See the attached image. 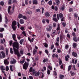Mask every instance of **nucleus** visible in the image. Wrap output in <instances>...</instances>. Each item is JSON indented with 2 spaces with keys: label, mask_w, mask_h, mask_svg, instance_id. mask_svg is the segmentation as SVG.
Masks as SVG:
<instances>
[{
  "label": "nucleus",
  "mask_w": 79,
  "mask_h": 79,
  "mask_svg": "<svg viewBox=\"0 0 79 79\" xmlns=\"http://www.w3.org/2000/svg\"><path fill=\"white\" fill-rule=\"evenodd\" d=\"M5 22L6 23V24H7V23H8V19H7V17H5Z\"/></svg>",
  "instance_id": "obj_31"
},
{
  "label": "nucleus",
  "mask_w": 79,
  "mask_h": 79,
  "mask_svg": "<svg viewBox=\"0 0 79 79\" xmlns=\"http://www.w3.org/2000/svg\"><path fill=\"white\" fill-rule=\"evenodd\" d=\"M25 61V59H24L23 60H22V61H21L20 62V63H21V64H23V63H24Z\"/></svg>",
  "instance_id": "obj_50"
},
{
  "label": "nucleus",
  "mask_w": 79,
  "mask_h": 79,
  "mask_svg": "<svg viewBox=\"0 0 79 79\" xmlns=\"http://www.w3.org/2000/svg\"><path fill=\"white\" fill-rule=\"evenodd\" d=\"M20 24H24V20L23 19H21L20 20Z\"/></svg>",
  "instance_id": "obj_26"
},
{
  "label": "nucleus",
  "mask_w": 79,
  "mask_h": 79,
  "mask_svg": "<svg viewBox=\"0 0 79 79\" xmlns=\"http://www.w3.org/2000/svg\"><path fill=\"white\" fill-rule=\"evenodd\" d=\"M48 58H47L46 59H44L43 60V63H45L46 61H48Z\"/></svg>",
  "instance_id": "obj_27"
},
{
  "label": "nucleus",
  "mask_w": 79,
  "mask_h": 79,
  "mask_svg": "<svg viewBox=\"0 0 79 79\" xmlns=\"http://www.w3.org/2000/svg\"><path fill=\"white\" fill-rule=\"evenodd\" d=\"M40 72L38 71V72H36L35 71L33 72L32 73V74L33 75H34L35 76H39V75H40Z\"/></svg>",
  "instance_id": "obj_5"
},
{
  "label": "nucleus",
  "mask_w": 79,
  "mask_h": 79,
  "mask_svg": "<svg viewBox=\"0 0 79 79\" xmlns=\"http://www.w3.org/2000/svg\"><path fill=\"white\" fill-rule=\"evenodd\" d=\"M0 5H2V6H4V2L3 1L0 2Z\"/></svg>",
  "instance_id": "obj_34"
},
{
  "label": "nucleus",
  "mask_w": 79,
  "mask_h": 79,
  "mask_svg": "<svg viewBox=\"0 0 79 79\" xmlns=\"http://www.w3.org/2000/svg\"><path fill=\"white\" fill-rule=\"evenodd\" d=\"M59 65H61V64L62 63V60H61V59H60V58L59 59Z\"/></svg>",
  "instance_id": "obj_29"
},
{
  "label": "nucleus",
  "mask_w": 79,
  "mask_h": 79,
  "mask_svg": "<svg viewBox=\"0 0 79 79\" xmlns=\"http://www.w3.org/2000/svg\"><path fill=\"white\" fill-rule=\"evenodd\" d=\"M65 48L66 50H68V48H69V45L68 44L66 45Z\"/></svg>",
  "instance_id": "obj_41"
},
{
  "label": "nucleus",
  "mask_w": 79,
  "mask_h": 79,
  "mask_svg": "<svg viewBox=\"0 0 79 79\" xmlns=\"http://www.w3.org/2000/svg\"><path fill=\"white\" fill-rule=\"evenodd\" d=\"M45 15L46 17H49L50 13H49V12H45Z\"/></svg>",
  "instance_id": "obj_16"
},
{
  "label": "nucleus",
  "mask_w": 79,
  "mask_h": 79,
  "mask_svg": "<svg viewBox=\"0 0 79 79\" xmlns=\"http://www.w3.org/2000/svg\"><path fill=\"white\" fill-rule=\"evenodd\" d=\"M24 41V40L23 39L20 40L19 43L20 44V45H23V41Z\"/></svg>",
  "instance_id": "obj_33"
},
{
  "label": "nucleus",
  "mask_w": 79,
  "mask_h": 79,
  "mask_svg": "<svg viewBox=\"0 0 79 79\" xmlns=\"http://www.w3.org/2000/svg\"><path fill=\"white\" fill-rule=\"evenodd\" d=\"M70 73L71 74V76H74V74H75L74 72L73 73V71H70Z\"/></svg>",
  "instance_id": "obj_23"
},
{
  "label": "nucleus",
  "mask_w": 79,
  "mask_h": 79,
  "mask_svg": "<svg viewBox=\"0 0 79 79\" xmlns=\"http://www.w3.org/2000/svg\"><path fill=\"white\" fill-rule=\"evenodd\" d=\"M56 40L57 41V42H60V38L59 37H57V38L56 39Z\"/></svg>",
  "instance_id": "obj_53"
},
{
  "label": "nucleus",
  "mask_w": 79,
  "mask_h": 79,
  "mask_svg": "<svg viewBox=\"0 0 79 79\" xmlns=\"http://www.w3.org/2000/svg\"><path fill=\"white\" fill-rule=\"evenodd\" d=\"M28 66L29 64L25 62L23 65V69L27 70V68H28Z\"/></svg>",
  "instance_id": "obj_4"
},
{
  "label": "nucleus",
  "mask_w": 79,
  "mask_h": 79,
  "mask_svg": "<svg viewBox=\"0 0 79 79\" xmlns=\"http://www.w3.org/2000/svg\"><path fill=\"white\" fill-rule=\"evenodd\" d=\"M60 40H62L63 39V36L61 35L60 36Z\"/></svg>",
  "instance_id": "obj_64"
},
{
  "label": "nucleus",
  "mask_w": 79,
  "mask_h": 79,
  "mask_svg": "<svg viewBox=\"0 0 79 79\" xmlns=\"http://www.w3.org/2000/svg\"><path fill=\"white\" fill-rule=\"evenodd\" d=\"M52 34L53 35H52V37H54L55 35H56L55 34V32H56V30H52Z\"/></svg>",
  "instance_id": "obj_15"
},
{
  "label": "nucleus",
  "mask_w": 79,
  "mask_h": 79,
  "mask_svg": "<svg viewBox=\"0 0 79 79\" xmlns=\"http://www.w3.org/2000/svg\"><path fill=\"white\" fill-rule=\"evenodd\" d=\"M33 4L35 5H37L38 4V2L37 0H33L32 2Z\"/></svg>",
  "instance_id": "obj_17"
},
{
  "label": "nucleus",
  "mask_w": 79,
  "mask_h": 79,
  "mask_svg": "<svg viewBox=\"0 0 79 79\" xmlns=\"http://www.w3.org/2000/svg\"><path fill=\"white\" fill-rule=\"evenodd\" d=\"M22 34L24 35V36H26V32L25 31H23L22 32Z\"/></svg>",
  "instance_id": "obj_58"
},
{
  "label": "nucleus",
  "mask_w": 79,
  "mask_h": 79,
  "mask_svg": "<svg viewBox=\"0 0 79 79\" xmlns=\"http://www.w3.org/2000/svg\"><path fill=\"white\" fill-rule=\"evenodd\" d=\"M37 51L35 50V49H34V50L33 51V54L34 55H35L36 53H37Z\"/></svg>",
  "instance_id": "obj_22"
},
{
  "label": "nucleus",
  "mask_w": 79,
  "mask_h": 79,
  "mask_svg": "<svg viewBox=\"0 0 79 79\" xmlns=\"http://www.w3.org/2000/svg\"><path fill=\"white\" fill-rule=\"evenodd\" d=\"M19 49H16V48H14L13 50L14 52L15 55H17V56L19 57L21 55L19 52Z\"/></svg>",
  "instance_id": "obj_3"
},
{
  "label": "nucleus",
  "mask_w": 79,
  "mask_h": 79,
  "mask_svg": "<svg viewBox=\"0 0 79 79\" xmlns=\"http://www.w3.org/2000/svg\"><path fill=\"white\" fill-rule=\"evenodd\" d=\"M23 18L24 19H27V17H26V16L25 15L23 16Z\"/></svg>",
  "instance_id": "obj_63"
},
{
  "label": "nucleus",
  "mask_w": 79,
  "mask_h": 79,
  "mask_svg": "<svg viewBox=\"0 0 79 79\" xmlns=\"http://www.w3.org/2000/svg\"><path fill=\"white\" fill-rule=\"evenodd\" d=\"M73 40L75 42H77V37L76 36H74L73 37Z\"/></svg>",
  "instance_id": "obj_20"
},
{
  "label": "nucleus",
  "mask_w": 79,
  "mask_h": 79,
  "mask_svg": "<svg viewBox=\"0 0 79 79\" xmlns=\"http://www.w3.org/2000/svg\"><path fill=\"white\" fill-rule=\"evenodd\" d=\"M73 47L74 48H76V47H77V44L75 43H74L73 45Z\"/></svg>",
  "instance_id": "obj_21"
},
{
  "label": "nucleus",
  "mask_w": 79,
  "mask_h": 79,
  "mask_svg": "<svg viewBox=\"0 0 79 79\" xmlns=\"http://www.w3.org/2000/svg\"><path fill=\"white\" fill-rule=\"evenodd\" d=\"M52 29V27L51 26H49V27H47L46 28V30L47 31H50Z\"/></svg>",
  "instance_id": "obj_10"
},
{
  "label": "nucleus",
  "mask_w": 79,
  "mask_h": 79,
  "mask_svg": "<svg viewBox=\"0 0 79 79\" xmlns=\"http://www.w3.org/2000/svg\"><path fill=\"white\" fill-rule=\"evenodd\" d=\"M78 15L76 14V13H75L74 14V17H75V18H77L78 17Z\"/></svg>",
  "instance_id": "obj_56"
},
{
  "label": "nucleus",
  "mask_w": 79,
  "mask_h": 79,
  "mask_svg": "<svg viewBox=\"0 0 79 79\" xmlns=\"http://www.w3.org/2000/svg\"><path fill=\"white\" fill-rule=\"evenodd\" d=\"M12 68H13V66H12V65H10V70L11 71H13V69H12Z\"/></svg>",
  "instance_id": "obj_52"
},
{
  "label": "nucleus",
  "mask_w": 79,
  "mask_h": 79,
  "mask_svg": "<svg viewBox=\"0 0 79 79\" xmlns=\"http://www.w3.org/2000/svg\"><path fill=\"white\" fill-rule=\"evenodd\" d=\"M6 55H8V49L6 50Z\"/></svg>",
  "instance_id": "obj_62"
},
{
  "label": "nucleus",
  "mask_w": 79,
  "mask_h": 79,
  "mask_svg": "<svg viewBox=\"0 0 79 79\" xmlns=\"http://www.w3.org/2000/svg\"><path fill=\"white\" fill-rule=\"evenodd\" d=\"M46 22L47 23V24H48L50 23V21L47 19H46Z\"/></svg>",
  "instance_id": "obj_55"
},
{
  "label": "nucleus",
  "mask_w": 79,
  "mask_h": 79,
  "mask_svg": "<svg viewBox=\"0 0 79 79\" xmlns=\"http://www.w3.org/2000/svg\"><path fill=\"white\" fill-rule=\"evenodd\" d=\"M16 63V60L15 59L13 58L12 61L11 60L10 62V63L11 64H15Z\"/></svg>",
  "instance_id": "obj_9"
},
{
  "label": "nucleus",
  "mask_w": 79,
  "mask_h": 79,
  "mask_svg": "<svg viewBox=\"0 0 79 79\" xmlns=\"http://www.w3.org/2000/svg\"><path fill=\"white\" fill-rule=\"evenodd\" d=\"M53 20L56 22H57L58 21V19L56 18H53Z\"/></svg>",
  "instance_id": "obj_45"
},
{
  "label": "nucleus",
  "mask_w": 79,
  "mask_h": 79,
  "mask_svg": "<svg viewBox=\"0 0 79 79\" xmlns=\"http://www.w3.org/2000/svg\"><path fill=\"white\" fill-rule=\"evenodd\" d=\"M14 52H13V49L11 48H10V53H11V54H13V53Z\"/></svg>",
  "instance_id": "obj_35"
},
{
  "label": "nucleus",
  "mask_w": 79,
  "mask_h": 79,
  "mask_svg": "<svg viewBox=\"0 0 79 79\" xmlns=\"http://www.w3.org/2000/svg\"><path fill=\"white\" fill-rule=\"evenodd\" d=\"M35 69H33L32 67H31L30 68V69L29 70V72H30V73H31L32 71L33 73H34L35 71Z\"/></svg>",
  "instance_id": "obj_13"
},
{
  "label": "nucleus",
  "mask_w": 79,
  "mask_h": 79,
  "mask_svg": "<svg viewBox=\"0 0 79 79\" xmlns=\"http://www.w3.org/2000/svg\"><path fill=\"white\" fill-rule=\"evenodd\" d=\"M44 46L46 48H47V47H48V44H47V43H44Z\"/></svg>",
  "instance_id": "obj_49"
},
{
  "label": "nucleus",
  "mask_w": 79,
  "mask_h": 79,
  "mask_svg": "<svg viewBox=\"0 0 79 79\" xmlns=\"http://www.w3.org/2000/svg\"><path fill=\"white\" fill-rule=\"evenodd\" d=\"M17 24V22L16 21L14 20L13 21L11 25V27L13 29V31H16V25Z\"/></svg>",
  "instance_id": "obj_1"
},
{
  "label": "nucleus",
  "mask_w": 79,
  "mask_h": 79,
  "mask_svg": "<svg viewBox=\"0 0 79 79\" xmlns=\"http://www.w3.org/2000/svg\"><path fill=\"white\" fill-rule=\"evenodd\" d=\"M68 58H69V55H67V56H65V59L66 61H68Z\"/></svg>",
  "instance_id": "obj_19"
},
{
  "label": "nucleus",
  "mask_w": 79,
  "mask_h": 79,
  "mask_svg": "<svg viewBox=\"0 0 79 79\" xmlns=\"http://www.w3.org/2000/svg\"><path fill=\"white\" fill-rule=\"evenodd\" d=\"M72 56H74V57H77V53L75 52H72Z\"/></svg>",
  "instance_id": "obj_12"
},
{
  "label": "nucleus",
  "mask_w": 79,
  "mask_h": 79,
  "mask_svg": "<svg viewBox=\"0 0 79 79\" xmlns=\"http://www.w3.org/2000/svg\"><path fill=\"white\" fill-rule=\"evenodd\" d=\"M47 70L48 71H47V73L48 74V75H50V70L48 69H47Z\"/></svg>",
  "instance_id": "obj_38"
},
{
  "label": "nucleus",
  "mask_w": 79,
  "mask_h": 79,
  "mask_svg": "<svg viewBox=\"0 0 79 79\" xmlns=\"http://www.w3.org/2000/svg\"><path fill=\"white\" fill-rule=\"evenodd\" d=\"M4 30H5V29H4V28H0L1 32H3V31H4Z\"/></svg>",
  "instance_id": "obj_44"
},
{
  "label": "nucleus",
  "mask_w": 79,
  "mask_h": 79,
  "mask_svg": "<svg viewBox=\"0 0 79 79\" xmlns=\"http://www.w3.org/2000/svg\"><path fill=\"white\" fill-rule=\"evenodd\" d=\"M45 1H44V0H42L41 1V5H44V4H45Z\"/></svg>",
  "instance_id": "obj_39"
},
{
  "label": "nucleus",
  "mask_w": 79,
  "mask_h": 79,
  "mask_svg": "<svg viewBox=\"0 0 79 79\" xmlns=\"http://www.w3.org/2000/svg\"><path fill=\"white\" fill-rule=\"evenodd\" d=\"M57 31V32L58 33V34H59L60 33V24H58L57 25V28L56 29Z\"/></svg>",
  "instance_id": "obj_7"
},
{
  "label": "nucleus",
  "mask_w": 79,
  "mask_h": 79,
  "mask_svg": "<svg viewBox=\"0 0 79 79\" xmlns=\"http://www.w3.org/2000/svg\"><path fill=\"white\" fill-rule=\"evenodd\" d=\"M1 53H2V58H5V52H4L3 51H2L1 52Z\"/></svg>",
  "instance_id": "obj_18"
},
{
  "label": "nucleus",
  "mask_w": 79,
  "mask_h": 79,
  "mask_svg": "<svg viewBox=\"0 0 79 79\" xmlns=\"http://www.w3.org/2000/svg\"><path fill=\"white\" fill-rule=\"evenodd\" d=\"M71 65H69L68 67V71H69L71 70Z\"/></svg>",
  "instance_id": "obj_40"
},
{
  "label": "nucleus",
  "mask_w": 79,
  "mask_h": 79,
  "mask_svg": "<svg viewBox=\"0 0 79 79\" xmlns=\"http://www.w3.org/2000/svg\"><path fill=\"white\" fill-rule=\"evenodd\" d=\"M0 69L3 73H5V72L3 71L5 70V67L3 66V65H2L0 67Z\"/></svg>",
  "instance_id": "obj_8"
},
{
  "label": "nucleus",
  "mask_w": 79,
  "mask_h": 79,
  "mask_svg": "<svg viewBox=\"0 0 79 79\" xmlns=\"http://www.w3.org/2000/svg\"><path fill=\"white\" fill-rule=\"evenodd\" d=\"M4 63L6 66H8L9 64V62L7 60H5L4 61Z\"/></svg>",
  "instance_id": "obj_11"
},
{
  "label": "nucleus",
  "mask_w": 79,
  "mask_h": 79,
  "mask_svg": "<svg viewBox=\"0 0 79 79\" xmlns=\"http://www.w3.org/2000/svg\"><path fill=\"white\" fill-rule=\"evenodd\" d=\"M23 17V15L21 14H19L18 16V18L19 19Z\"/></svg>",
  "instance_id": "obj_28"
},
{
  "label": "nucleus",
  "mask_w": 79,
  "mask_h": 79,
  "mask_svg": "<svg viewBox=\"0 0 79 79\" xmlns=\"http://www.w3.org/2000/svg\"><path fill=\"white\" fill-rule=\"evenodd\" d=\"M6 71H8L9 70V67L8 66H6Z\"/></svg>",
  "instance_id": "obj_47"
},
{
  "label": "nucleus",
  "mask_w": 79,
  "mask_h": 79,
  "mask_svg": "<svg viewBox=\"0 0 79 79\" xmlns=\"http://www.w3.org/2000/svg\"><path fill=\"white\" fill-rule=\"evenodd\" d=\"M48 69H50V70H51V71H52V66H50L48 65Z\"/></svg>",
  "instance_id": "obj_36"
},
{
  "label": "nucleus",
  "mask_w": 79,
  "mask_h": 79,
  "mask_svg": "<svg viewBox=\"0 0 79 79\" xmlns=\"http://www.w3.org/2000/svg\"><path fill=\"white\" fill-rule=\"evenodd\" d=\"M20 54L21 55H23V49H21L20 51Z\"/></svg>",
  "instance_id": "obj_51"
},
{
  "label": "nucleus",
  "mask_w": 79,
  "mask_h": 79,
  "mask_svg": "<svg viewBox=\"0 0 79 79\" xmlns=\"http://www.w3.org/2000/svg\"><path fill=\"white\" fill-rule=\"evenodd\" d=\"M11 6H9L8 9V12L9 13H10V9H11Z\"/></svg>",
  "instance_id": "obj_24"
},
{
  "label": "nucleus",
  "mask_w": 79,
  "mask_h": 79,
  "mask_svg": "<svg viewBox=\"0 0 79 79\" xmlns=\"http://www.w3.org/2000/svg\"><path fill=\"white\" fill-rule=\"evenodd\" d=\"M67 37H68V38H71V36H70V35L69 34H67Z\"/></svg>",
  "instance_id": "obj_61"
},
{
  "label": "nucleus",
  "mask_w": 79,
  "mask_h": 79,
  "mask_svg": "<svg viewBox=\"0 0 79 79\" xmlns=\"http://www.w3.org/2000/svg\"><path fill=\"white\" fill-rule=\"evenodd\" d=\"M13 49H14V48H16L17 49H19V43L17 41L14 42L13 43Z\"/></svg>",
  "instance_id": "obj_2"
},
{
  "label": "nucleus",
  "mask_w": 79,
  "mask_h": 79,
  "mask_svg": "<svg viewBox=\"0 0 79 79\" xmlns=\"http://www.w3.org/2000/svg\"><path fill=\"white\" fill-rule=\"evenodd\" d=\"M69 12H73V8H70L69 10Z\"/></svg>",
  "instance_id": "obj_32"
},
{
  "label": "nucleus",
  "mask_w": 79,
  "mask_h": 79,
  "mask_svg": "<svg viewBox=\"0 0 79 79\" xmlns=\"http://www.w3.org/2000/svg\"><path fill=\"white\" fill-rule=\"evenodd\" d=\"M12 38L13 39V40H14V41L17 42V40L16 39V35L15 34H13L12 35Z\"/></svg>",
  "instance_id": "obj_14"
},
{
  "label": "nucleus",
  "mask_w": 79,
  "mask_h": 79,
  "mask_svg": "<svg viewBox=\"0 0 79 79\" xmlns=\"http://www.w3.org/2000/svg\"><path fill=\"white\" fill-rule=\"evenodd\" d=\"M17 37L18 39L19 40H20L21 39V36H19V35H18L17 34Z\"/></svg>",
  "instance_id": "obj_43"
},
{
  "label": "nucleus",
  "mask_w": 79,
  "mask_h": 79,
  "mask_svg": "<svg viewBox=\"0 0 79 79\" xmlns=\"http://www.w3.org/2000/svg\"><path fill=\"white\" fill-rule=\"evenodd\" d=\"M48 3L50 5H52V1L50 0L49 1Z\"/></svg>",
  "instance_id": "obj_37"
},
{
  "label": "nucleus",
  "mask_w": 79,
  "mask_h": 79,
  "mask_svg": "<svg viewBox=\"0 0 79 79\" xmlns=\"http://www.w3.org/2000/svg\"><path fill=\"white\" fill-rule=\"evenodd\" d=\"M27 13H28V14H32V11H28L27 12Z\"/></svg>",
  "instance_id": "obj_59"
},
{
  "label": "nucleus",
  "mask_w": 79,
  "mask_h": 79,
  "mask_svg": "<svg viewBox=\"0 0 79 79\" xmlns=\"http://www.w3.org/2000/svg\"><path fill=\"white\" fill-rule=\"evenodd\" d=\"M56 45V46H59V42H56L55 43Z\"/></svg>",
  "instance_id": "obj_60"
},
{
  "label": "nucleus",
  "mask_w": 79,
  "mask_h": 79,
  "mask_svg": "<svg viewBox=\"0 0 79 79\" xmlns=\"http://www.w3.org/2000/svg\"><path fill=\"white\" fill-rule=\"evenodd\" d=\"M46 21V19H43L42 20V23L43 24H45Z\"/></svg>",
  "instance_id": "obj_42"
},
{
  "label": "nucleus",
  "mask_w": 79,
  "mask_h": 79,
  "mask_svg": "<svg viewBox=\"0 0 79 79\" xmlns=\"http://www.w3.org/2000/svg\"><path fill=\"white\" fill-rule=\"evenodd\" d=\"M59 16L60 18H62L63 17V14H62V13H61L60 14H57V18L58 20L60 19V18H59Z\"/></svg>",
  "instance_id": "obj_6"
},
{
  "label": "nucleus",
  "mask_w": 79,
  "mask_h": 79,
  "mask_svg": "<svg viewBox=\"0 0 79 79\" xmlns=\"http://www.w3.org/2000/svg\"><path fill=\"white\" fill-rule=\"evenodd\" d=\"M62 24L64 27H65V26H66V23L64 22H63L62 23Z\"/></svg>",
  "instance_id": "obj_46"
},
{
  "label": "nucleus",
  "mask_w": 79,
  "mask_h": 79,
  "mask_svg": "<svg viewBox=\"0 0 79 79\" xmlns=\"http://www.w3.org/2000/svg\"><path fill=\"white\" fill-rule=\"evenodd\" d=\"M53 27H55L56 26V24L55 23H53Z\"/></svg>",
  "instance_id": "obj_54"
},
{
  "label": "nucleus",
  "mask_w": 79,
  "mask_h": 79,
  "mask_svg": "<svg viewBox=\"0 0 79 79\" xmlns=\"http://www.w3.org/2000/svg\"><path fill=\"white\" fill-rule=\"evenodd\" d=\"M13 42V41L12 40H10L9 41V45L10 46H11V45H12V44Z\"/></svg>",
  "instance_id": "obj_30"
},
{
  "label": "nucleus",
  "mask_w": 79,
  "mask_h": 79,
  "mask_svg": "<svg viewBox=\"0 0 79 79\" xmlns=\"http://www.w3.org/2000/svg\"><path fill=\"white\" fill-rule=\"evenodd\" d=\"M12 0H9L8 1V4L9 5H11V2Z\"/></svg>",
  "instance_id": "obj_48"
},
{
  "label": "nucleus",
  "mask_w": 79,
  "mask_h": 79,
  "mask_svg": "<svg viewBox=\"0 0 79 79\" xmlns=\"http://www.w3.org/2000/svg\"><path fill=\"white\" fill-rule=\"evenodd\" d=\"M59 77L60 79H63L64 78V75H60L59 76Z\"/></svg>",
  "instance_id": "obj_25"
},
{
  "label": "nucleus",
  "mask_w": 79,
  "mask_h": 79,
  "mask_svg": "<svg viewBox=\"0 0 79 79\" xmlns=\"http://www.w3.org/2000/svg\"><path fill=\"white\" fill-rule=\"evenodd\" d=\"M56 3L59 4L60 3V1L59 0H55Z\"/></svg>",
  "instance_id": "obj_57"
}]
</instances>
